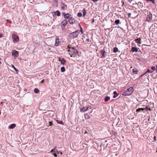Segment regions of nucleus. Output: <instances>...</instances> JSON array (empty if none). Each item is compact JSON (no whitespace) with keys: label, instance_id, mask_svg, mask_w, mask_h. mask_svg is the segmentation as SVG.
Segmentation results:
<instances>
[{"label":"nucleus","instance_id":"nucleus-1","mask_svg":"<svg viewBox=\"0 0 157 157\" xmlns=\"http://www.w3.org/2000/svg\"><path fill=\"white\" fill-rule=\"evenodd\" d=\"M69 54L71 57H77L79 56L77 50L74 48H72L68 50Z\"/></svg>","mask_w":157,"mask_h":157},{"label":"nucleus","instance_id":"nucleus-2","mask_svg":"<svg viewBox=\"0 0 157 157\" xmlns=\"http://www.w3.org/2000/svg\"><path fill=\"white\" fill-rule=\"evenodd\" d=\"M133 88L132 87H130L124 91L122 95L124 96L129 95L133 92Z\"/></svg>","mask_w":157,"mask_h":157},{"label":"nucleus","instance_id":"nucleus-3","mask_svg":"<svg viewBox=\"0 0 157 157\" xmlns=\"http://www.w3.org/2000/svg\"><path fill=\"white\" fill-rule=\"evenodd\" d=\"M79 31L77 30L75 32L70 33L69 34V36L71 38H74L77 37L79 34Z\"/></svg>","mask_w":157,"mask_h":157},{"label":"nucleus","instance_id":"nucleus-4","mask_svg":"<svg viewBox=\"0 0 157 157\" xmlns=\"http://www.w3.org/2000/svg\"><path fill=\"white\" fill-rule=\"evenodd\" d=\"M12 37L14 43L17 42L19 40V37L17 35L13 34L12 35Z\"/></svg>","mask_w":157,"mask_h":157},{"label":"nucleus","instance_id":"nucleus-5","mask_svg":"<svg viewBox=\"0 0 157 157\" xmlns=\"http://www.w3.org/2000/svg\"><path fill=\"white\" fill-rule=\"evenodd\" d=\"M67 23V21L66 20H64L62 21L61 26L62 27V29L64 28V26L66 25Z\"/></svg>","mask_w":157,"mask_h":157},{"label":"nucleus","instance_id":"nucleus-6","mask_svg":"<svg viewBox=\"0 0 157 157\" xmlns=\"http://www.w3.org/2000/svg\"><path fill=\"white\" fill-rule=\"evenodd\" d=\"M152 18V14L150 12L149 14H148L147 17L146 21H147L149 22V21Z\"/></svg>","mask_w":157,"mask_h":157},{"label":"nucleus","instance_id":"nucleus-7","mask_svg":"<svg viewBox=\"0 0 157 157\" xmlns=\"http://www.w3.org/2000/svg\"><path fill=\"white\" fill-rule=\"evenodd\" d=\"M68 22L70 24H73L75 22V20L74 18L71 17L69 18Z\"/></svg>","mask_w":157,"mask_h":157},{"label":"nucleus","instance_id":"nucleus-8","mask_svg":"<svg viewBox=\"0 0 157 157\" xmlns=\"http://www.w3.org/2000/svg\"><path fill=\"white\" fill-rule=\"evenodd\" d=\"M61 9L62 10H64L66 9L67 8V6L64 3H61Z\"/></svg>","mask_w":157,"mask_h":157},{"label":"nucleus","instance_id":"nucleus-9","mask_svg":"<svg viewBox=\"0 0 157 157\" xmlns=\"http://www.w3.org/2000/svg\"><path fill=\"white\" fill-rule=\"evenodd\" d=\"M59 39L58 37H57L56 39L55 43V46H57L59 45Z\"/></svg>","mask_w":157,"mask_h":157},{"label":"nucleus","instance_id":"nucleus-10","mask_svg":"<svg viewBox=\"0 0 157 157\" xmlns=\"http://www.w3.org/2000/svg\"><path fill=\"white\" fill-rule=\"evenodd\" d=\"M63 14L64 15V17L65 18H69V17H70L71 16V15L69 13L65 14V13H63Z\"/></svg>","mask_w":157,"mask_h":157},{"label":"nucleus","instance_id":"nucleus-11","mask_svg":"<svg viewBox=\"0 0 157 157\" xmlns=\"http://www.w3.org/2000/svg\"><path fill=\"white\" fill-rule=\"evenodd\" d=\"M12 55L15 56V57H17V56L18 55V52L15 51V52H12Z\"/></svg>","mask_w":157,"mask_h":157},{"label":"nucleus","instance_id":"nucleus-12","mask_svg":"<svg viewBox=\"0 0 157 157\" xmlns=\"http://www.w3.org/2000/svg\"><path fill=\"white\" fill-rule=\"evenodd\" d=\"M58 60L61 62V64H63V65H64L66 61L65 60H64L63 59H61L60 58H59Z\"/></svg>","mask_w":157,"mask_h":157},{"label":"nucleus","instance_id":"nucleus-13","mask_svg":"<svg viewBox=\"0 0 157 157\" xmlns=\"http://www.w3.org/2000/svg\"><path fill=\"white\" fill-rule=\"evenodd\" d=\"M113 94L114 95L113 96V98H116L119 95L117 93V92L116 91H114Z\"/></svg>","mask_w":157,"mask_h":157},{"label":"nucleus","instance_id":"nucleus-14","mask_svg":"<svg viewBox=\"0 0 157 157\" xmlns=\"http://www.w3.org/2000/svg\"><path fill=\"white\" fill-rule=\"evenodd\" d=\"M141 39L140 38H138L135 40V42L138 44H141V42H140V40Z\"/></svg>","mask_w":157,"mask_h":157},{"label":"nucleus","instance_id":"nucleus-15","mask_svg":"<svg viewBox=\"0 0 157 157\" xmlns=\"http://www.w3.org/2000/svg\"><path fill=\"white\" fill-rule=\"evenodd\" d=\"M16 124H13L10 125L9 127L10 129H13L16 127Z\"/></svg>","mask_w":157,"mask_h":157},{"label":"nucleus","instance_id":"nucleus-16","mask_svg":"<svg viewBox=\"0 0 157 157\" xmlns=\"http://www.w3.org/2000/svg\"><path fill=\"white\" fill-rule=\"evenodd\" d=\"M146 109V108H138V109H136V112H140L141 110L143 111V110H145Z\"/></svg>","mask_w":157,"mask_h":157},{"label":"nucleus","instance_id":"nucleus-17","mask_svg":"<svg viewBox=\"0 0 157 157\" xmlns=\"http://www.w3.org/2000/svg\"><path fill=\"white\" fill-rule=\"evenodd\" d=\"M131 50H132V51L133 52H137V51H138V49L136 48V47H132V49H131Z\"/></svg>","mask_w":157,"mask_h":157},{"label":"nucleus","instance_id":"nucleus-18","mask_svg":"<svg viewBox=\"0 0 157 157\" xmlns=\"http://www.w3.org/2000/svg\"><path fill=\"white\" fill-rule=\"evenodd\" d=\"M84 117L86 119H89L90 118L89 115L88 114H85L84 115Z\"/></svg>","mask_w":157,"mask_h":157},{"label":"nucleus","instance_id":"nucleus-19","mask_svg":"<svg viewBox=\"0 0 157 157\" xmlns=\"http://www.w3.org/2000/svg\"><path fill=\"white\" fill-rule=\"evenodd\" d=\"M46 124L49 127L52 125V122L49 121L48 123L46 122Z\"/></svg>","mask_w":157,"mask_h":157},{"label":"nucleus","instance_id":"nucleus-20","mask_svg":"<svg viewBox=\"0 0 157 157\" xmlns=\"http://www.w3.org/2000/svg\"><path fill=\"white\" fill-rule=\"evenodd\" d=\"M88 108L83 107L81 109V111L84 112L87 110Z\"/></svg>","mask_w":157,"mask_h":157},{"label":"nucleus","instance_id":"nucleus-21","mask_svg":"<svg viewBox=\"0 0 157 157\" xmlns=\"http://www.w3.org/2000/svg\"><path fill=\"white\" fill-rule=\"evenodd\" d=\"M118 51V48L116 47H114L113 49V52H116Z\"/></svg>","mask_w":157,"mask_h":157},{"label":"nucleus","instance_id":"nucleus-22","mask_svg":"<svg viewBox=\"0 0 157 157\" xmlns=\"http://www.w3.org/2000/svg\"><path fill=\"white\" fill-rule=\"evenodd\" d=\"M86 10L85 9H84L83 11V17H85L86 15Z\"/></svg>","mask_w":157,"mask_h":157},{"label":"nucleus","instance_id":"nucleus-23","mask_svg":"<svg viewBox=\"0 0 157 157\" xmlns=\"http://www.w3.org/2000/svg\"><path fill=\"white\" fill-rule=\"evenodd\" d=\"M101 53L102 54V55L103 57H105L106 55L105 54V53L106 52L104 51H101Z\"/></svg>","mask_w":157,"mask_h":157},{"label":"nucleus","instance_id":"nucleus-24","mask_svg":"<svg viewBox=\"0 0 157 157\" xmlns=\"http://www.w3.org/2000/svg\"><path fill=\"white\" fill-rule=\"evenodd\" d=\"M39 91L38 89L37 88H35L34 90V92L35 93H38Z\"/></svg>","mask_w":157,"mask_h":157},{"label":"nucleus","instance_id":"nucleus-25","mask_svg":"<svg viewBox=\"0 0 157 157\" xmlns=\"http://www.w3.org/2000/svg\"><path fill=\"white\" fill-rule=\"evenodd\" d=\"M56 15H57L58 16H60V13L59 11L57 10L56 11Z\"/></svg>","mask_w":157,"mask_h":157},{"label":"nucleus","instance_id":"nucleus-26","mask_svg":"<svg viewBox=\"0 0 157 157\" xmlns=\"http://www.w3.org/2000/svg\"><path fill=\"white\" fill-rule=\"evenodd\" d=\"M51 14L53 17H55L56 15V12H52Z\"/></svg>","mask_w":157,"mask_h":157},{"label":"nucleus","instance_id":"nucleus-27","mask_svg":"<svg viewBox=\"0 0 157 157\" xmlns=\"http://www.w3.org/2000/svg\"><path fill=\"white\" fill-rule=\"evenodd\" d=\"M153 72V71H151L149 69H148L147 71H146L144 74V75L147 72H149L150 73H152Z\"/></svg>","mask_w":157,"mask_h":157},{"label":"nucleus","instance_id":"nucleus-28","mask_svg":"<svg viewBox=\"0 0 157 157\" xmlns=\"http://www.w3.org/2000/svg\"><path fill=\"white\" fill-rule=\"evenodd\" d=\"M120 20L119 19L116 20L115 21V23L117 24H118L120 23Z\"/></svg>","mask_w":157,"mask_h":157},{"label":"nucleus","instance_id":"nucleus-29","mask_svg":"<svg viewBox=\"0 0 157 157\" xmlns=\"http://www.w3.org/2000/svg\"><path fill=\"white\" fill-rule=\"evenodd\" d=\"M61 71L62 72H64L65 71V68L64 67H63L61 68Z\"/></svg>","mask_w":157,"mask_h":157},{"label":"nucleus","instance_id":"nucleus-30","mask_svg":"<svg viewBox=\"0 0 157 157\" xmlns=\"http://www.w3.org/2000/svg\"><path fill=\"white\" fill-rule=\"evenodd\" d=\"M57 122L60 124H63V123L62 121H59V120H57L56 121Z\"/></svg>","mask_w":157,"mask_h":157},{"label":"nucleus","instance_id":"nucleus-31","mask_svg":"<svg viewBox=\"0 0 157 157\" xmlns=\"http://www.w3.org/2000/svg\"><path fill=\"white\" fill-rule=\"evenodd\" d=\"M138 70H137L136 68H133V72L134 73L137 72H138Z\"/></svg>","mask_w":157,"mask_h":157},{"label":"nucleus","instance_id":"nucleus-32","mask_svg":"<svg viewBox=\"0 0 157 157\" xmlns=\"http://www.w3.org/2000/svg\"><path fill=\"white\" fill-rule=\"evenodd\" d=\"M82 13H81L79 12L78 13L77 16L79 17H80L82 16Z\"/></svg>","mask_w":157,"mask_h":157},{"label":"nucleus","instance_id":"nucleus-33","mask_svg":"<svg viewBox=\"0 0 157 157\" xmlns=\"http://www.w3.org/2000/svg\"><path fill=\"white\" fill-rule=\"evenodd\" d=\"M151 68L152 69V71H155L156 70V69L155 68V67L154 66H152L151 67Z\"/></svg>","mask_w":157,"mask_h":157},{"label":"nucleus","instance_id":"nucleus-34","mask_svg":"<svg viewBox=\"0 0 157 157\" xmlns=\"http://www.w3.org/2000/svg\"><path fill=\"white\" fill-rule=\"evenodd\" d=\"M147 1H151L152 2V3L153 4H154L155 3V2L154 0H146Z\"/></svg>","mask_w":157,"mask_h":157},{"label":"nucleus","instance_id":"nucleus-35","mask_svg":"<svg viewBox=\"0 0 157 157\" xmlns=\"http://www.w3.org/2000/svg\"><path fill=\"white\" fill-rule=\"evenodd\" d=\"M145 108H146L145 110H146L147 111H148V110L149 111L151 110V109L150 108H148L147 107H146Z\"/></svg>","mask_w":157,"mask_h":157},{"label":"nucleus","instance_id":"nucleus-36","mask_svg":"<svg viewBox=\"0 0 157 157\" xmlns=\"http://www.w3.org/2000/svg\"><path fill=\"white\" fill-rule=\"evenodd\" d=\"M79 25L80 26V31L81 33H82V34H83V32L82 30V28L81 27L80 25L79 24Z\"/></svg>","mask_w":157,"mask_h":157},{"label":"nucleus","instance_id":"nucleus-37","mask_svg":"<svg viewBox=\"0 0 157 157\" xmlns=\"http://www.w3.org/2000/svg\"><path fill=\"white\" fill-rule=\"evenodd\" d=\"M105 101H108V96H107L105 98Z\"/></svg>","mask_w":157,"mask_h":157},{"label":"nucleus","instance_id":"nucleus-38","mask_svg":"<svg viewBox=\"0 0 157 157\" xmlns=\"http://www.w3.org/2000/svg\"><path fill=\"white\" fill-rule=\"evenodd\" d=\"M55 150H56V148H54V149H52L51 151V152H55Z\"/></svg>","mask_w":157,"mask_h":157},{"label":"nucleus","instance_id":"nucleus-39","mask_svg":"<svg viewBox=\"0 0 157 157\" xmlns=\"http://www.w3.org/2000/svg\"><path fill=\"white\" fill-rule=\"evenodd\" d=\"M12 66L14 68V70L15 71H17V69L13 65H12Z\"/></svg>","mask_w":157,"mask_h":157},{"label":"nucleus","instance_id":"nucleus-40","mask_svg":"<svg viewBox=\"0 0 157 157\" xmlns=\"http://www.w3.org/2000/svg\"><path fill=\"white\" fill-rule=\"evenodd\" d=\"M131 13H128V17H130V16L131 15Z\"/></svg>","mask_w":157,"mask_h":157},{"label":"nucleus","instance_id":"nucleus-41","mask_svg":"<svg viewBox=\"0 0 157 157\" xmlns=\"http://www.w3.org/2000/svg\"><path fill=\"white\" fill-rule=\"evenodd\" d=\"M55 157H56L57 155H56V153H54L53 154Z\"/></svg>","mask_w":157,"mask_h":157},{"label":"nucleus","instance_id":"nucleus-42","mask_svg":"<svg viewBox=\"0 0 157 157\" xmlns=\"http://www.w3.org/2000/svg\"><path fill=\"white\" fill-rule=\"evenodd\" d=\"M2 37H3V36H2V34L1 33H0V38H2Z\"/></svg>","mask_w":157,"mask_h":157},{"label":"nucleus","instance_id":"nucleus-43","mask_svg":"<svg viewBox=\"0 0 157 157\" xmlns=\"http://www.w3.org/2000/svg\"><path fill=\"white\" fill-rule=\"evenodd\" d=\"M154 140L156 141V136H155L154 137Z\"/></svg>","mask_w":157,"mask_h":157},{"label":"nucleus","instance_id":"nucleus-44","mask_svg":"<svg viewBox=\"0 0 157 157\" xmlns=\"http://www.w3.org/2000/svg\"><path fill=\"white\" fill-rule=\"evenodd\" d=\"M94 2H97L98 1V0H92Z\"/></svg>","mask_w":157,"mask_h":157},{"label":"nucleus","instance_id":"nucleus-45","mask_svg":"<svg viewBox=\"0 0 157 157\" xmlns=\"http://www.w3.org/2000/svg\"><path fill=\"white\" fill-rule=\"evenodd\" d=\"M7 21H9L10 23H11L12 22V21L11 20H7Z\"/></svg>","mask_w":157,"mask_h":157},{"label":"nucleus","instance_id":"nucleus-46","mask_svg":"<svg viewBox=\"0 0 157 157\" xmlns=\"http://www.w3.org/2000/svg\"><path fill=\"white\" fill-rule=\"evenodd\" d=\"M44 79H43L41 81V83H43L44 82Z\"/></svg>","mask_w":157,"mask_h":157},{"label":"nucleus","instance_id":"nucleus-47","mask_svg":"<svg viewBox=\"0 0 157 157\" xmlns=\"http://www.w3.org/2000/svg\"><path fill=\"white\" fill-rule=\"evenodd\" d=\"M94 21V19H93L91 23H92L93 24V22Z\"/></svg>","mask_w":157,"mask_h":157},{"label":"nucleus","instance_id":"nucleus-48","mask_svg":"<svg viewBox=\"0 0 157 157\" xmlns=\"http://www.w3.org/2000/svg\"><path fill=\"white\" fill-rule=\"evenodd\" d=\"M89 41V39H86V41H87L88 42V41Z\"/></svg>","mask_w":157,"mask_h":157},{"label":"nucleus","instance_id":"nucleus-49","mask_svg":"<svg viewBox=\"0 0 157 157\" xmlns=\"http://www.w3.org/2000/svg\"><path fill=\"white\" fill-rule=\"evenodd\" d=\"M156 72H157V65H156Z\"/></svg>","mask_w":157,"mask_h":157},{"label":"nucleus","instance_id":"nucleus-50","mask_svg":"<svg viewBox=\"0 0 157 157\" xmlns=\"http://www.w3.org/2000/svg\"><path fill=\"white\" fill-rule=\"evenodd\" d=\"M0 63L1 64L2 63H1V58H0Z\"/></svg>","mask_w":157,"mask_h":157},{"label":"nucleus","instance_id":"nucleus-51","mask_svg":"<svg viewBox=\"0 0 157 157\" xmlns=\"http://www.w3.org/2000/svg\"><path fill=\"white\" fill-rule=\"evenodd\" d=\"M57 151V153H59V151Z\"/></svg>","mask_w":157,"mask_h":157},{"label":"nucleus","instance_id":"nucleus-52","mask_svg":"<svg viewBox=\"0 0 157 157\" xmlns=\"http://www.w3.org/2000/svg\"><path fill=\"white\" fill-rule=\"evenodd\" d=\"M110 99V98L109 97V100Z\"/></svg>","mask_w":157,"mask_h":157},{"label":"nucleus","instance_id":"nucleus-53","mask_svg":"<svg viewBox=\"0 0 157 157\" xmlns=\"http://www.w3.org/2000/svg\"><path fill=\"white\" fill-rule=\"evenodd\" d=\"M55 1L56 2V3L57 4V2L55 0Z\"/></svg>","mask_w":157,"mask_h":157},{"label":"nucleus","instance_id":"nucleus-54","mask_svg":"<svg viewBox=\"0 0 157 157\" xmlns=\"http://www.w3.org/2000/svg\"><path fill=\"white\" fill-rule=\"evenodd\" d=\"M60 154H62V152H60Z\"/></svg>","mask_w":157,"mask_h":157},{"label":"nucleus","instance_id":"nucleus-55","mask_svg":"<svg viewBox=\"0 0 157 157\" xmlns=\"http://www.w3.org/2000/svg\"><path fill=\"white\" fill-rule=\"evenodd\" d=\"M2 103H2V102H1V104H2Z\"/></svg>","mask_w":157,"mask_h":157},{"label":"nucleus","instance_id":"nucleus-56","mask_svg":"<svg viewBox=\"0 0 157 157\" xmlns=\"http://www.w3.org/2000/svg\"><path fill=\"white\" fill-rule=\"evenodd\" d=\"M142 75L141 76H142L143 75Z\"/></svg>","mask_w":157,"mask_h":157},{"label":"nucleus","instance_id":"nucleus-57","mask_svg":"<svg viewBox=\"0 0 157 157\" xmlns=\"http://www.w3.org/2000/svg\"><path fill=\"white\" fill-rule=\"evenodd\" d=\"M156 58L157 59V56L156 57Z\"/></svg>","mask_w":157,"mask_h":157},{"label":"nucleus","instance_id":"nucleus-58","mask_svg":"<svg viewBox=\"0 0 157 157\" xmlns=\"http://www.w3.org/2000/svg\"><path fill=\"white\" fill-rule=\"evenodd\" d=\"M156 152H157V151H156Z\"/></svg>","mask_w":157,"mask_h":157}]
</instances>
